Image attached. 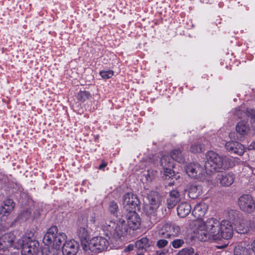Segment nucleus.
I'll list each match as a JSON object with an SVG mask.
<instances>
[{"label":"nucleus","mask_w":255,"mask_h":255,"mask_svg":"<svg viewBox=\"0 0 255 255\" xmlns=\"http://www.w3.org/2000/svg\"><path fill=\"white\" fill-rule=\"evenodd\" d=\"M252 246V251L255 253V240L253 241V242L251 244Z\"/></svg>","instance_id":"8fccbe9b"},{"label":"nucleus","mask_w":255,"mask_h":255,"mask_svg":"<svg viewBox=\"0 0 255 255\" xmlns=\"http://www.w3.org/2000/svg\"><path fill=\"white\" fill-rule=\"evenodd\" d=\"M170 167H167L163 168V175L165 179L172 178L174 175V172L170 168Z\"/></svg>","instance_id":"c9c22d12"},{"label":"nucleus","mask_w":255,"mask_h":255,"mask_svg":"<svg viewBox=\"0 0 255 255\" xmlns=\"http://www.w3.org/2000/svg\"><path fill=\"white\" fill-rule=\"evenodd\" d=\"M6 180L7 176L2 173H0V181L6 182Z\"/></svg>","instance_id":"c03bdc74"},{"label":"nucleus","mask_w":255,"mask_h":255,"mask_svg":"<svg viewBox=\"0 0 255 255\" xmlns=\"http://www.w3.org/2000/svg\"><path fill=\"white\" fill-rule=\"evenodd\" d=\"M233 114L235 117L237 118H246L247 116H249L247 112H245V110L242 109V108H236L233 112Z\"/></svg>","instance_id":"bb28decb"},{"label":"nucleus","mask_w":255,"mask_h":255,"mask_svg":"<svg viewBox=\"0 0 255 255\" xmlns=\"http://www.w3.org/2000/svg\"><path fill=\"white\" fill-rule=\"evenodd\" d=\"M192 253H193L192 248H186L179 251L177 254V255H190Z\"/></svg>","instance_id":"ea45409f"},{"label":"nucleus","mask_w":255,"mask_h":255,"mask_svg":"<svg viewBox=\"0 0 255 255\" xmlns=\"http://www.w3.org/2000/svg\"><path fill=\"white\" fill-rule=\"evenodd\" d=\"M216 179L221 186H229L234 183L235 177L232 173H221L217 175Z\"/></svg>","instance_id":"ddd939ff"},{"label":"nucleus","mask_w":255,"mask_h":255,"mask_svg":"<svg viewBox=\"0 0 255 255\" xmlns=\"http://www.w3.org/2000/svg\"><path fill=\"white\" fill-rule=\"evenodd\" d=\"M109 210L112 214L115 215L117 213L118 210V206L117 203L114 201L111 202L110 204Z\"/></svg>","instance_id":"e433bc0d"},{"label":"nucleus","mask_w":255,"mask_h":255,"mask_svg":"<svg viewBox=\"0 0 255 255\" xmlns=\"http://www.w3.org/2000/svg\"><path fill=\"white\" fill-rule=\"evenodd\" d=\"M206 161L205 163V169L208 174L219 171L235 165L239 160L226 156H221L213 151H209L206 153Z\"/></svg>","instance_id":"7ed1b4c3"},{"label":"nucleus","mask_w":255,"mask_h":255,"mask_svg":"<svg viewBox=\"0 0 255 255\" xmlns=\"http://www.w3.org/2000/svg\"><path fill=\"white\" fill-rule=\"evenodd\" d=\"M15 236L12 233H8L0 237V250L4 251L9 248L14 249Z\"/></svg>","instance_id":"f8f14e48"},{"label":"nucleus","mask_w":255,"mask_h":255,"mask_svg":"<svg viewBox=\"0 0 255 255\" xmlns=\"http://www.w3.org/2000/svg\"><path fill=\"white\" fill-rule=\"evenodd\" d=\"M245 152V148L244 146L239 142L235 141V149L232 153H235L239 155H242Z\"/></svg>","instance_id":"c756f323"},{"label":"nucleus","mask_w":255,"mask_h":255,"mask_svg":"<svg viewBox=\"0 0 255 255\" xmlns=\"http://www.w3.org/2000/svg\"><path fill=\"white\" fill-rule=\"evenodd\" d=\"M166 252L164 250L163 251H157L156 252V255H164Z\"/></svg>","instance_id":"de8ad7c7"},{"label":"nucleus","mask_w":255,"mask_h":255,"mask_svg":"<svg viewBox=\"0 0 255 255\" xmlns=\"http://www.w3.org/2000/svg\"><path fill=\"white\" fill-rule=\"evenodd\" d=\"M249 150H254L255 149V141L252 142L249 146H248Z\"/></svg>","instance_id":"49530a36"},{"label":"nucleus","mask_w":255,"mask_h":255,"mask_svg":"<svg viewBox=\"0 0 255 255\" xmlns=\"http://www.w3.org/2000/svg\"><path fill=\"white\" fill-rule=\"evenodd\" d=\"M96 218L97 216L95 213H91L90 215L87 217V227L90 228L94 227L96 226Z\"/></svg>","instance_id":"cd10ccee"},{"label":"nucleus","mask_w":255,"mask_h":255,"mask_svg":"<svg viewBox=\"0 0 255 255\" xmlns=\"http://www.w3.org/2000/svg\"><path fill=\"white\" fill-rule=\"evenodd\" d=\"M168 244V241L165 239H161L158 240L156 243V246L159 248H163Z\"/></svg>","instance_id":"79ce46f5"},{"label":"nucleus","mask_w":255,"mask_h":255,"mask_svg":"<svg viewBox=\"0 0 255 255\" xmlns=\"http://www.w3.org/2000/svg\"><path fill=\"white\" fill-rule=\"evenodd\" d=\"M236 130L238 134L244 136L249 133L250 128L248 122L243 120L240 121L237 124Z\"/></svg>","instance_id":"6ab92c4d"},{"label":"nucleus","mask_w":255,"mask_h":255,"mask_svg":"<svg viewBox=\"0 0 255 255\" xmlns=\"http://www.w3.org/2000/svg\"><path fill=\"white\" fill-rule=\"evenodd\" d=\"M225 147L229 152L232 153L235 149V141L227 142L225 144Z\"/></svg>","instance_id":"a19ab883"},{"label":"nucleus","mask_w":255,"mask_h":255,"mask_svg":"<svg viewBox=\"0 0 255 255\" xmlns=\"http://www.w3.org/2000/svg\"><path fill=\"white\" fill-rule=\"evenodd\" d=\"M15 204L10 199H6L3 201L0 209V213L6 215L11 213L14 209Z\"/></svg>","instance_id":"a211bd4d"},{"label":"nucleus","mask_w":255,"mask_h":255,"mask_svg":"<svg viewBox=\"0 0 255 255\" xmlns=\"http://www.w3.org/2000/svg\"><path fill=\"white\" fill-rule=\"evenodd\" d=\"M171 157L172 159L179 163H182L185 161L183 155L179 149H174L171 152Z\"/></svg>","instance_id":"b1692460"},{"label":"nucleus","mask_w":255,"mask_h":255,"mask_svg":"<svg viewBox=\"0 0 255 255\" xmlns=\"http://www.w3.org/2000/svg\"><path fill=\"white\" fill-rule=\"evenodd\" d=\"M159 206L151 205V204H146L144 206V211L145 214L150 218L154 217L156 215L157 209Z\"/></svg>","instance_id":"4be33fe9"},{"label":"nucleus","mask_w":255,"mask_h":255,"mask_svg":"<svg viewBox=\"0 0 255 255\" xmlns=\"http://www.w3.org/2000/svg\"><path fill=\"white\" fill-rule=\"evenodd\" d=\"M39 243L37 241L24 237L17 240L14 245V249H21L22 255H33L38 252Z\"/></svg>","instance_id":"423d86ee"},{"label":"nucleus","mask_w":255,"mask_h":255,"mask_svg":"<svg viewBox=\"0 0 255 255\" xmlns=\"http://www.w3.org/2000/svg\"><path fill=\"white\" fill-rule=\"evenodd\" d=\"M107 165V164L106 163H104V162H103L102 163H101L99 166V169H103V168H104Z\"/></svg>","instance_id":"09e8293b"},{"label":"nucleus","mask_w":255,"mask_h":255,"mask_svg":"<svg viewBox=\"0 0 255 255\" xmlns=\"http://www.w3.org/2000/svg\"><path fill=\"white\" fill-rule=\"evenodd\" d=\"M191 207L189 204L183 202L180 204L177 208V211L179 216L184 218L191 212Z\"/></svg>","instance_id":"aec40b11"},{"label":"nucleus","mask_w":255,"mask_h":255,"mask_svg":"<svg viewBox=\"0 0 255 255\" xmlns=\"http://www.w3.org/2000/svg\"><path fill=\"white\" fill-rule=\"evenodd\" d=\"M239 205L242 211L249 213H251L255 208L252 197L248 194L243 195L239 198Z\"/></svg>","instance_id":"1a4fd4ad"},{"label":"nucleus","mask_w":255,"mask_h":255,"mask_svg":"<svg viewBox=\"0 0 255 255\" xmlns=\"http://www.w3.org/2000/svg\"><path fill=\"white\" fill-rule=\"evenodd\" d=\"M172 184H173V183H169V186H170V185H172Z\"/></svg>","instance_id":"603ef678"},{"label":"nucleus","mask_w":255,"mask_h":255,"mask_svg":"<svg viewBox=\"0 0 255 255\" xmlns=\"http://www.w3.org/2000/svg\"><path fill=\"white\" fill-rule=\"evenodd\" d=\"M160 164L163 168L172 166L170 162V158L167 155H164L161 158Z\"/></svg>","instance_id":"2f4dec72"},{"label":"nucleus","mask_w":255,"mask_h":255,"mask_svg":"<svg viewBox=\"0 0 255 255\" xmlns=\"http://www.w3.org/2000/svg\"><path fill=\"white\" fill-rule=\"evenodd\" d=\"M90 96L91 95L89 92L80 91L77 94V98L79 101L84 102L89 99Z\"/></svg>","instance_id":"c85d7f7f"},{"label":"nucleus","mask_w":255,"mask_h":255,"mask_svg":"<svg viewBox=\"0 0 255 255\" xmlns=\"http://www.w3.org/2000/svg\"><path fill=\"white\" fill-rule=\"evenodd\" d=\"M102 226L107 236L115 239L120 238L126 231V222L122 219L117 223L112 220H107Z\"/></svg>","instance_id":"20e7f679"},{"label":"nucleus","mask_w":255,"mask_h":255,"mask_svg":"<svg viewBox=\"0 0 255 255\" xmlns=\"http://www.w3.org/2000/svg\"><path fill=\"white\" fill-rule=\"evenodd\" d=\"M127 217V223L129 227L132 230L137 229L139 225V218L136 211L128 212Z\"/></svg>","instance_id":"4468645a"},{"label":"nucleus","mask_w":255,"mask_h":255,"mask_svg":"<svg viewBox=\"0 0 255 255\" xmlns=\"http://www.w3.org/2000/svg\"><path fill=\"white\" fill-rule=\"evenodd\" d=\"M179 192L177 190L170 191L169 197L167 199V205L168 209L173 208L181 200Z\"/></svg>","instance_id":"dca6fc26"},{"label":"nucleus","mask_w":255,"mask_h":255,"mask_svg":"<svg viewBox=\"0 0 255 255\" xmlns=\"http://www.w3.org/2000/svg\"><path fill=\"white\" fill-rule=\"evenodd\" d=\"M149 204L159 206L161 198L159 194L155 191H150L147 195Z\"/></svg>","instance_id":"412c9836"},{"label":"nucleus","mask_w":255,"mask_h":255,"mask_svg":"<svg viewBox=\"0 0 255 255\" xmlns=\"http://www.w3.org/2000/svg\"><path fill=\"white\" fill-rule=\"evenodd\" d=\"M217 247H218V248H221V247H219V246H218Z\"/></svg>","instance_id":"5fc2aeb1"},{"label":"nucleus","mask_w":255,"mask_h":255,"mask_svg":"<svg viewBox=\"0 0 255 255\" xmlns=\"http://www.w3.org/2000/svg\"><path fill=\"white\" fill-rule=\"evenodd\" d=\"M133 249V246L132 245H129L128 246H127L125 249V251L126 252H129L130 251H132Z\"/></svg>","instance_id":"a18cd8bd"},{"label":"nucleus","mask_w":255,"mask_h":255,"mask_svg":"<svg viewBox=\"0 0 255 255\" xmlns=\"http://www.w3.org/2000/svg\"><path fill=\"white\" fill-rule=\"evenodd\" d=\"M156 174V171L152 169L148 170L145 177L147 181L150 182L155 178Z\"/></svg>","instance_id":"72a5a7b5"},{"label":"nucleus","mask_w":255,"mask_h":255,"mask_svg":"<svg viewBox=\"0 0 255 255\" xmlns=\"http://www.w3.org/2000/svg\"><path fill=\"white\" fill-rule=\"evenodd\" d=\"M208 209L207 204L202 202L196 204L192 212V214L195 218L197 219H201L204 216Z\"/></svg>","instance_id":"2eb2a0df"},{"label":"nucleus","mask_w":255,"mask_h":255,"mask_svg":"<svg viewBox=\"0 0 255 255\" xmlns=\"http://www.w3.org/2000/svg\"><path fill=\"white\" fill-rule=\"evenodd\" d=\"M100 75L104 79H109L113 76L114 72L112 70L103 71L100 72Z\"/></svg>","instance_id":"58836bf2"},{"label":"nucleus","mask_w":255,"mask_h":255,"mask_svg":"<svg viewBox=\"0 0 255 255\" xmlns=\"http://www.w3.org/2000/svg\"><path fill=\"white\" fill-rule=\"evenodd\" d=\"M79 237L84 240H86L89 235V232L88 230L85 227H81L78 231Z\"/></svg>","instance_id":"473e14b6"},{"label":"nucleus","mask_w":255,"mask_h":255,"mask_svg":"<svg viewBox=\"0 0 255 255\" xmlns=\"http://www.w3.org/2000/svg\"><path fill=\"white\" fill-rule=\"evenodd\" d=\"M252 251L242 246H238L234 249V255H252Z\"/></svg>","instance_id":"5701e85b"},{"label":"nucleus","mask_w":255,"mask_h":255,"mask_svg":"<svg viewBox=\"0 0 255 255\" xmlns=\"http://www.w3.org/2000/svg\"><path fill=\"white\" fill-rule=\"evenodd\" d=\"M63 234L58 233L56 226L50 228L43 238V243L47 247L42 249V255H58L61 251L63 253Z\"/></svg>","instance_id":"f03ea898"},{"label":"nucleus","mask_w":255,"mask_h":255,"mask_svg":"<svg viewBox=\"0 0 255 255\" xmlns=\"http://www.w3.org/2000/svg\"><path fill=\"white\" fill-rule=\"evenodd\" d=\"M148 240L147 238H142L135 243V247L139 250H142L148 247Z\"/></svg>","instance_id":"a878e982"},{"label":"nucleus","mask_w":255,"mask_h":255,"mask_svg":"<svg viewBox=\"0 0 255 255\" xmlns=\"http://www.w3.org/2000/svg\"><path fill=\"white\" fill-rule=\"evenodd\" d=\"M251 123L253 130L255 131V115L252 116Z\"/></svg>","instance_id":"37998d69"},{"label":"nucleus","mask_w":255,"mask_h":255,"mask_svg":"<svg viewBox=\"0 0 255 255\" xmlns=\"http://www.w3.org/2000/svg\"><path fill=\"white\" fill-rule=\"evenodd\" d=\"M143 255V254H138V255Z\"/></svg>","instance_id":"864d4df0"},{"label":"nucleus","mask_w":255,"mask_h":255,"mask_svg":"<svg viewBox=\"0 0 255 255\" xmlns=\"http://www.w3.org/2000/svg\"><path fill=\"white\" fill-rule=\"evenodd\" d=\"M79 249L78 243L74 240L65 243V255H76Z\"/></svg>","instance_id":"f3484780"},{"label":"nucleus","mask_w":255,"mask_h":255,"mask_svg":"<svg viewBox=\"0 0 255 255\" xmlns=\"http://www.w3.org/2000/svg\"><path fill=\"white\" fill-rule=\"evenodd\" d=\"M205 144L201 143V141H198L192 144L190 148V151L194 153L202 152L205 149Z\"/></svg>","instance_id":"393cba45"},{"label":"nucleus","mask_w":255,"mask_h":255,"mask_svg":"<svg viewBox=\"0 0 255 255\" xmlns=\"http://www.w3.org/2000/svg\"><path fill=\"white\" fill-rule=\"evenodd\" d=\"M189 197L192 199H195L198 196V193H197V187L196 186H192L190 187L189 193H188Z\"/></svg>","instance_id":"f704fd0d"},{"label":"nucleus","mask_w":255,"mask_h":255,"mask_svg":"<svg viewBox=\"0 0 255 255\" xmlns=\"http://www.w3.org/2000/svg\"><path fill=\"white\" fill-rule=\"evenodd\" d=\"M229 217L231 220L234 222V224L236 226L237 232L240 234H245L248 232L249 228L246 225L245 221L238 218L237 211H231L229 213Z\"/></svg>","instance_id":"9d476101"},{"label":"nucleus","mask_w":255,"mask_h":255,"mask_svg":"<svg viewBox=\"0 0 255 255\" xmlns=\"http://www.w3.org/2000/svg\"><path fill=\"white\" fill-rule=\"evenodd\" d=\"M30 210L29 209H26L19 214L18 218L21 221H25L30 217Z\"/></svg>","instance_id":"7c9ffc66"},{"label":"nucleus","mask_w":255,"mask_h":255,"mask_svg":"<svg viewBox=\"0 0 255 255\" xmlns=\"http://www.w3.org/2000/svg\"><path fill=\"white\" fill-rule=\"evenodd\" d=\"M123 199V205L127 211H136L139 203L136 196L132 193H127L124 195Z\"/></svg>","instance_id":"9b49d317"},{"label":"nucleus","mask_w":255,"mask_h":255,"mask_svg":"<svg viewBox=\"0 0 255 255\" xmlns=\"http://www.w3.org/2000/svg\"><path fill=\"white\" fill-rule=\"evenodd\" d=\"M185 169L189 176L195 179H202L204 169L199 163H190L186 165Z\"/></svg>","instance_id":"6e6552de"},{"label":"nucleus","mask_w":255,"mask_h":255,"mask_svg":"<svg viewBox=\"0 0 255 255\" xmlns=\"http://www.w3.org/2000/svg\"><path fill=\"white\" fill-rule=\"evenodd\" d=\"M184 242L182 239H175L171 242L172 247L175 249H178L182 246Z\"/></svg>","instance_id":"4c0bfd02"},{"label":"nucleus","mask_w":255,"mask_h":255,"mask_svg":"<svg viewBox=\"0 0 255 255\" xmlns=\"http://www.w3.org/2000/svg\"><path fill=\"white\" fill-rule=\"evenodd\" d=\"M190 255H199V254L197 253H195L194 252V249H193V253H191Z\"/></svg>","instance_id":"3c124183"},{"label":"nucleus","mask_w":255,"mask_h":255,"mask_svg":"<svg viewBox=\"0 0 255 255\" xmlns=\"http://www.w3.org/2000/svg\"><path fill=\"white\" fill-rule=\"evenodd\" d=\"M109 243L107 239L102 237H93L89 242L82 244L83 249L88 255H96L107 250Z\"/></svg>","instance_id":"39448f33"},{"label":"nucleus","mask_w":255,"mask_h":255,"mask_svg":"<svg viewBox=\"0 0 255 255\" xmlns=\"http://www.w3.org/2000/svg\"><path fill=\"white\" fill-rule=\"evenodd\" d=\"M197 234L201 241L228 240L233 236V229L231 222L227 220L220 222L216 218H211L198 225Z\"/></svg>","instance_id":"f257e3e1"},{"label":"nucleus","mask_w":255,"mask_h":255,"mask_svg":"<svg viewBox=\"0 0 255 255\" xmlns=\"http://www.w3.org/2000/svg\"><path fill=\"white\" fill-rule=\"evenodd\" d=\"M180 232V227L175 225L166 223L159 230V235L163 238L170 239L176 237Z\"/></svg>","instance_id":"0eeeda50"}]
</instances>
